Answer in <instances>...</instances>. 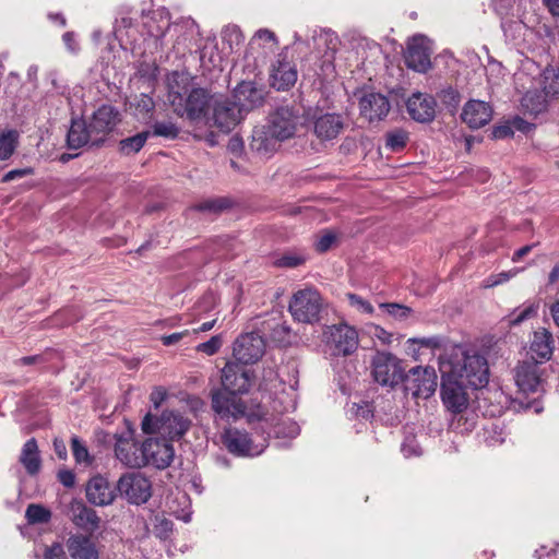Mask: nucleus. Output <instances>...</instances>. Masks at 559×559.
<instances>
[{"instance_id": "obj_52", "label": "nucleus", "mask_w": 559, "mask_h": 559, "mask_svg": "<svg viewBox=\"0 0 559 559\" xmlns=\"http://www.w3.org/2000/svg\"><path fill=\"white\" fill-rule=\"evenodd\" d=\"M33 173H34V170L31 167L21 168V169H13V170L8 171L3 176L2 182H9V181H12V180H15V179H19V178H23L25 176L32 175Z\"/></svg>"}, {"instance_id": "obj_39", "label": "nucleus", "mask_w": 559, "mask_h": 559, "mask_svg": "<svg viewBox=\"0 0 559 559\" xmlns=\"http://www.w3.org/2000/svg\"><path fill=\"white\" fill-rule=\"evenodd\" d=\"M539 309V302H531L526 305L523 309H515L510 316H509V324L510 325H519L522 322L532 319L537 316Z\"/></svg>"}, {"instance_id": "obj_7", "label": "nucleus", "mask_w": 559, "mask_h": 559, "mask_svg": "<svg viewBox=\"0 0 559 559\" xmlns=\"http://www.w3.org/2000/svg\"><path fill=\"white\" fill-rule=\"evenodd\" d=\"M437 389V374L433 368H412L404 378V390L414 399H429Z\"/></svg>"}, {"instance_id": "obj_10", "label": "nucleus", "mask_w": 559, "mask_h": 559, "mask_svg": "<svg viewBox=\"0 0 559 559\" xmlns=\"http://www.w3.org/2000/svg\"><path fill=\"white\" fill-rule=\"evenodd\" d=\"M300 124L298 111L289 107H281L270 115L265 126L282 142L293 138Z\"/></svg>"}, {"instance_id": "obj_56", "label": "nucleus", "mask_w": 559, "mask_h": 559, "mask_svg": "<svg viewBox=\"0 0 559 559\" xmlns=\"http://www.w3.org/2000/svg\"><path fill=\"white\" fill-rule=\"evenodd\" d=\"M370 333L372 334L373 337H377L383 344H389L391 342L392 334L386 332L383 328H381L379 325H373L371 328V332Z\"/></svg>"}, {"instance_id": "obj_63", "label": "nucleus", "mask_w": 559, "mask_h": 559, "mask_svg": "<svg viewBox=\"0 0 559 559\" xmlns=\"http://www.w3.org/2000/svg\"><path fill=\"white\" fill-rule=\"evenodd\" d=\"M228 150L233 153H239L242 150V141L238 136H233L228 142Z\"/></svg>"}, {"instance_id": "obj_6", "label": "nucleus", "mask_w": 559, "mask_h": 559, "mask_svg": "<svg viewBox=\"0 0 559 559\" xmlns=\"http://www.w3.org/2000/svg\"><path fill=\"white\" fill-rule=\"evenodd\" d=\"M117 489L129 503L136 506L147 502L152 496V484L140 472L122 475L117 483Z\"/></svg>"}, {"instance_id": "obj_25", "label": "nucleus", "mask_w": 559, "mask_h": 559, "mask_svg": "<svg viewBox=\"0 0 559 559\" xmlns=\"http://www.w3.org/2000/svg\"><path fill=\"white\" fill-rule=\"evenodd\" d=\"M115 497L109 481L103 476L93 477L86 485V498L95 506H109L114 502Z\"/></svg>"}, {"instance_id": "obj_57", "label": "nucleus", "mask_w": 559, "mask_h": 559, "mask_svg": "<svg viewBox=\"0 0 559 559\" xmlns=\"http://www.w3.org/2000/svg\"><path fill=\"white\" fill-rule=\"evenodd\" d=\"M414 343H418L421 346L429 347V348H436L440 346V338L438 337H424V338H413Z\"/></svg>"}, {"instance_id": "obj_4", "label": "nucleus", "mask_w": 559, "mask_h": 559, "mask_svg": "<svg viewBox=\"0 0 559 559\" xmlns=\"http://www.w3.org/2000/svg\"><path fill=\"white\" fill-rule=\"evenodd\" d=\"M322 309V298L313 288L296 292L289 302L288 310L293 318L302 323L319 321Z\"/></svg>"}, {"instance_id": "obj_24", "label": "nucleus", "mask_w": 559, "mask_h": 559, "mask_svg": "<svg viewBox=\"0 0 559 559\" xmlns=\"http://www.w3.org/2000/svg\"><path fill=\"white\" fill-rule=\"evenodd\" d=\"M280 142L266 126H261L254 128L249 146L260 157L267 158L277 151Z\"/></svg>"}, {"instance_id": "obj_34", "label": "nucleus", "mask_w": 559, "mask_h": 559, "mask_svg": "<svg viewBox=\"0 0 559 559\" xmlns=\"http://www.w3.org/2000/svg\"><path fill=\"white\" fill-rule=\"evenodd\" d=\"M20 462L29 475H36L41 467L37 442L34 438L27 440L21 451Z\"/></svg>"}, {"instance_id": "obj_14", "label": "nucleus", "mask_w": 559, "mask_h": 559, "mask_svg": "<svg viewBox=\"0 0 559 559\" xmlns=\"http://www.w3.org/2000/svg\"><path fill=\"white\" fill-rule=\"evenodd\" d=\"M143 444L139 445L131 433L117 437L115 454L126 466L139 468L145 465Z\"/></svg>"}, {"instance_id": "obj_62", "label": "nucleus", "mask_w": 559, "mask_h": 559, "mask_svg": "<svg viewBox=\"0 0 559 559\" xmlns=\"http://www.w3.org/2000/svg\"><path fill=\"white\" fill-rule=\"evenodd\" d=\"M509 0H493V9L501 16L508 15L507 2Z\"/></svg>"}, {"instance_id": "obj_21", "label": "nucleus", "mask_w": 559, "mask_h": 559, "mask_svg": "<svg viewBox=\"0 0 559 559\" xmlns=\"http://www.w3.org/2000/svg\"><path fill=\"white\" fill-rule=\"evenodd\" d=\"M408 115L418 122H429L436 114V100L432 96L414 93L406 103Z\"/></svg>"}, {"instance_id": "obj_42", "label": "nucleus", "mask_w": 559, "mask_h": 559, "mask_svg": "<svg viewBox=\"0 0 559 559\" xmlns=\"http://www.w3.org/2000/svg\"><path fill=\"white\" fill-rule=\"evenodd\" d=\"M179 134L177 126L169 121H158L153 126V135L166 139H175Z\"/></svg>"}, {"instance_id": "obj_55", "label": "nucleus", "mask_w": 559, "mask_h": 559, "mask_svg": "<svg viewBox=\"0 0 559 559\" xmlns=\"http://www.w3.org/2000/svg\"><path fill=\"white\" fill-rule=\"evenodd\" d=\"M59 481L68 488H71L75 484V475L69 469H62L58 473Z\"/></svg>"}, {"instance_id": "obj_16", "label": "nucleus", "mask_w": 559, "mask_h": 559, "mask_svg": "<svg viewBox=\"0 0 559 559\" xmlns=\"http://www.w3.org/2000/svg\"><path fill=\"white\" fill-rule=\"evenodd\" d=\"M143 451L145 465H152L159 469L169 466L175 455L174 448L169 442L153 438L143 442Z\"/></svg>"}, {"instance_id": "obj_29", "label": "nucleus", "mask_w": 559, "mask_h": 559, "mask_svg": "<svg viewBox=\"0 0 559 559\" xmlns=\"http://www.w3.org/2000/svg\"><path fill=\"white\" fill-rule=\"evenodd\" d=\"M147 33L156 39H162L167 32H179L181 26L179 24H171L168 11L158 9L152 12L147 22H145Z\"/></svg>"}, {"instance_id": "obj_23", "label": "nucleus", "mask_w": 559, "mask_h": 559, "mask_svg": "<svg viewBox=\"0 0 559 559\" xmlns=\"http://www.w3.org/2000/svg\"><path fill=\"white\" fill-rule=\"evenodd\" d=\"M344 129V120L338 114H323L313 121V132L320 141L335 140Z\"/></svg>"}, {"instance_id": "obj_53", "label": "nucleus", "mask_w": 559, "mask_h": 559, "mask_svg": "<svg viewBox=\"0 0 559 559\" xmlns=\"http://www.w3.org/2000/svg\"><path fill=\"white\" fill-rule=\"evenodd\" d=\"M166 397L167 391L162 386L155 388L150 395V400L155 408H158L162 405V403L166 400Z\"/></svg>"}, {"instance_id": "obj_60", "label": "nucleus", "mask_w": 559, "mask_h": 559, "mask_svg": "<svg viewBox=\"0 0 559 559\" xmlns=\"http://www.w3.org/2000/svg\"><path fill=\"white\" fill-rule=\"evenodd\" d=\"M53 449L59 459L64 460L67 457V448L62 440L55 439Z\"/></svg>"}, {"instance_id": "obj_38", "label": "nucleus", "mask_w": 559, "mask_h": 559, "mask_svg": "<svg viewBox=\"0 0 559 559\" xmlns=\"http://www.w3.org/2000/svg\"><path fill=\"white\" fill-rule=\"evenodd\" d=\"M150 134L151 133L148 131H143L133 136L121 140L119 143L121 153L124 155L138 153L144 146Z\"/></svg>"}, {"instance_id": "obj_2", "label": "nucleus", "mask_w": 559, "mask_h": 559, "mask_svg": "<svg viewBox=\"0 0 559 559\" xmlns=\"http://www.w3.org/2000/svg\"><path fill=\"white\" fill-rule=\"evenodd\" d=\"M188 78L177 72L168 78V102L174 111L189 120L201 119L210 104V97L203 88H194L187 96Z\"/></svg>"}, {"instance_id": "obj_27", "label": "nucleus", "mask_w": 559, "mask_h": 559, "mask_svg": "<svg viewBox=\"0 0 559 559\" xmlns=\"http://www.w3.org/2000/svg\"><path fill=\"white\" fill-rule=\"evenodd\" d=\"M234 103L243 111H248L263 102V93L252 82H241L234 91Z\"/></svg>"}, {"instance_id": "obj_37", "label": "nucleus", "mask_w": 559, "mask_h": 559, "mask_svg": "<svg viewBox=\"0 0 559 559\" xmlns=\"http://www.w3.org/2000/svg\"><path fill=\"white\" fill-rule=\"evenodd\" d=\"M19 145V133L15 130H8L0 134V160L9 159Z\"/></svg>"}, {"instance_id": "obj_18", "label": "nucleus", "mask_w": 559, "mask_h": 559, "mask_svg": "<svg viewBox=\"0 0 559 559\" xmlns=\"http://www.w3.org/2000/svg\"><path fill=\"white\" fill-rule=\"evenodd\" d=\"M242 111L229 99H216L214 102V122L224 132H229L240 121Z\"/></svg>"}, {"instance_id": "obj_46", "label": "nucleus", "mask_w": 559, "mask_h": 559, "mask_svg": "<svg viewBox=\"0 0 559 559\" xmlns=\"http://www.w3.org/2000/svg\"><path fill=\"white\" fill-rule=\"evenodd\" d=\"M222 346V340L218 335L212 336L209 341L197 346V350L206 355H214Z\"/></svg>"}, {"instance_id": "obj_47", "label": "nucleus", "mask_w": 559, "mask_h": 559, "mask_svg": "<svg viewBox=\"0 0 559 559\" xmlns=\"http://www.w3.org/2000/svg\"><path fill=\"white\" fill-rule=\"evenodd\" d=\"M72 452L78 463H88L90 455L86 447L80 442V440L74 437L72 438Z\"/></svg>"}, {"instance_id": "obj_5", "label": "nucleus", "mask_w": 559, "mask_h": 559, "mask_svg": "<svg viewBox=\"0 0 559 559\" xmlns=\"http://www.w3.org/2000/svg\"><path fill=\"white\" fill-rule=\"evenodd\" d=\"M372 376L377 383L394 388L404 382V370L401 360L391 353H378L372 359Z\"/></svg>"}, {"instance_id": "obj_31", "label": "nucleus", "mask_w": 559, "mask_h": 559, "mask_svg": "<svg viewBox=\"0 0 559 559\" xmlns=\"http://www.w3.org/2000/svg\"><path fill=\"white\" fill-rule=\"evenodd\" d=\"M67 548L72 559H98L99 554L95 544L86 536L73 535L67 542Z\"/></svg>"}, {"instance_id": "obj_58", "label": "nucleus", "mask_w": 559, "mask_h": 559, "mask_svg": "<svg viewBox=\"0 0 559 559\" xmlns=\"http://www.w3.org/2000/svg\"><path fill=\"white\" fill-rule=\"evenodd\" d=\"M512 124L513 130L516 129L522 132H527L531 130L532 124L525 121L524 119L520 117H515L512 121H510Z\"/></svg>"}, {"instance_id": "obj_20", "label": "nucleus", "mask_w": 559, "mask_h": 559, "mask_svg": "<svg viewBox=\"0 0 559 559\" xmlns=\"http://www.w3.org/2000/svg\"><path fill=\"white\" fill-rule=\"evenodd\" d=\"M360 114L368 121L383 119L390 111L388 98L380 93H367L359 100Z\"/></svg>"}, {"instance_id": "obj_8", "label": "nucleus", "mask_w": 559, "mask_h": 559, "mask_svg": "<svg viewBox=\"0 0 559 559\" xmlns=\"http://www.w3.org/2000/svg\"><path fill=\"white\" fill-rule=\"evenodd\" d=\"M324 337L335 355L348 356L358 348L357 331L345 323L328 326L324 331Z\"/></svg>"}, {"instance_id": "obj_41", "label": "nucleus", "mask_w": 559, "mask_h": 559, "mask_svg": "<svg viewBox=\"0 0 559 559\" xmlns=\"http://www.w3.org/2000/svg\"><path fill=\"white\" fill-rule=\"evenodd\" d=\"M407 141V132L401 129L392 130L385 135V146L392 152H399L403 150Z\"/></svg>"}, {"instance_id": "obj_26", "label": "nucleus", "mask_w": 559, "mask_h": 559, "mask_svg": "<svg viewBox=\"0 0 559 559\" xmlns=\"http://www.w3.org/2000/svg\"><path fill=\"white\" fill-rule=\"evenodd\" d=\"M555 349L552 333L546 328H539L533 333L530 350L533 354L534 362L550 360Z\"/></svg>"}, {"instance_id": "obj_36", "label": "nucleus", "mask_w": 559, "mask_h": 559, "mask_svg": "<svg viewBox=\"0 0 559 559\" xmlns=\"http://www.w3.org/2000/svg\"><path fill=\"white\" fill-rule=\"evenodd\" d=\"M521 105L527 112L537 115L546 109V99L543 93L528 91L523 95Z\"/></svg>"}, {"instance_id": "obj_54", "label": "nucleus", "mask_w": 559, "mask_h": 559, "mask_svg": "<svg viewBox=\"0 0 559 559\" xmlns=\"http://www.w3.org/2000/svg\"><path fill=\"white\" fill-rule=\"evenodd\" d=\"M189 334H190V331L185 330L182 332L164 335V336H162L160 341H162L163 345L170 346V345L178 343L179 341H181L185 336H187Z\"/></svg>"}, {"instance_id": "obj_3", "label": "nucleus", "mask_w": 559, "mask_h": 559, "mask_svg": "<svg viewBox=\"0 0 559 559\" xmlns=\"http://www.w3.org/2000/svg\"><path fill=\"white\" fill-rule=\"evenodd\" d=\"M190 420L175 411L163 412L159 418L147 414L142 420V430L147 435L159 433L169 440L180 439L189 429Z\"/></svg>"}, {"instance_id": "obj_61", "label": "nucleus", "mask_w": 559, "mask_h": 559, "mask_svg": "<svg viewBox=\"0 0 559 559\" xmlns=\"http://www.w3.org/2000/svg\"><path fill=\"white\" fill-rule=\"evenodd\" d=\"M533 247H534L533 245H527V246H524V247L520 248L519 250H516L513 253L512 261L513 262L520 261L523 257H525L526 254H528L532 251Z\"/></svg>"}, {"instance_id": "obj_51", "label": "nucleus", "mask_w": 559, "mask_h": 559, "mask_svg": "<svg viewBox=\"0 0 559 559\" xmlns=\"http://www.w3.org/2000/svg\"><path fill=\"white\" fill-rule=\"evenodd\" d=\"M491 134L493 139L500 140L513 136L514 131L511 122H504L502 124L496 126L492 129Z\"/></svg>"}, {"instance_id": "obj_35", "label": "nucleus", "mask_w": 559, "mask_h": 559, "mask_svg": "<svg viewBox=\"0 0 559 559\" xmlns=\"http://www.w3.org/2000/svg\"><path fill=\"white\" fill-rule=\"evenodd\" d=\"M314 43L320 50L322 46L326 49L324 51V57L326 61H331L333 59L334 51L338 46V37L332 31L321 29L317 35L313 36Z\"/></svg>"}, {"instance_id": "obj_22", "label": "nucleus", "mask_w": 559, "mask_h": 559, "mask_svg": "<svg viewBox=\"0 0 559 559\" xmlns=\"http://www.w3.org/2000/svg\"><path fill=\"white\" fill-rule=\"evenodd\" d=\"M237 395L227 391L215 393L212 397L213 409L223 418L245 415L246 405Z\"/></svg>"}, {"instance_id": "obj_12", "label": "nucleus", "mask_w": 559, "mask_h": 559, "mask_svg": "<svg viewBox=\"0 0 559 559\" xmlns=\"http://www.w3.org/2000/svg\"><path fill=\"white\" fill-rule=\"evenodd\" d=\"M265 342L258 333L240 335L234 343L233 354L242 365L257 362L264 354Z\"/></svg>"}, {"instance_id": "obj_1", "label": "nucleus", "mask_w": 559, "mask_h": 559, "mask_svg": "<svg viewBox=\"0 0 559 559\" xmlns=\"http://www.w3.org/2000/svg\"><path fill=\"white\" fill-rule=\"evenodd\" d=\"M440 370L451 373L475 390L485 388L489 381L487 359L476 350L460 348L449 360L441 362Z\"/></svg>"}, {"instance_id": "obj_59", "label": "nucleus", "mask_w": 559, "mask_h": 559, "mask_svg": "<svg viewBox=\"0 0 559 559\" xmlns=\"http://www.w3.org/2000/svg\"><path fill=\"white\" fill-rule=\"evenodd\" d=\"M62 39H63L66 46L68 47V49L71 52H76L78 51L79 47H78V44L75 41L73 33H71V32L64 33Z\"/></svg>"}, {"instance_id": "obj_13", "label": "nucleus", "mask_w": 559, "mask_h": 559, "mask_svg": "<svg viewBox=\"0 0 559 559\" xmlns=\"http://www.w3.org/2000/svg\"><path fill=\"white\" fill-rule=\"evenodd\" d=\"M430 53L429 39L424 35H415L407 43L405 62L415 71L426 72L431 66Z\"/></svg>"}, {"instance_id": "obj_19", "label": "nucleus", "mask_w": 559, "mask_h": 559, "mask_svg": "<svg viewBox=\"0 0 559 559\" xmlns=\"http://www.w3.org/2000/svg\"><path fill=\"white\" fill-rule=\"evenodd\" d=\"M461 118L469 128L479 129L490 122L492 108L486 102L472 99L463 107Z\"/></svg>"}, {"instance_id": "obj_45", "label": "nucleus", "mask_w": 559, "mask_h": 559, "mask_svg": "<svg viewBox=\"0 0 559 559\" xmlns=\"http://www.w3.org/2000/svg\"><path fill=\"white\" fill-rule=\"evenodd\" d=\"M135 110L142 116L151 114L155 107L154 100L146 94H141L135 100Z\"/></svg>"}, {"instance_id": "obj_43", "label": "nucleus", "mask_w": 559, "mask_h": 559, "mask_svg": "<svg viewBox=\"0 0 559 559\" xmlns=\"http://www.w3.org/2000/svg\"><path fill=\"white\" fill-rule=\"evenodd\" d=\"M380 307L384 309L388 314L399 320H405L412 313L409 307L400 304H381Z\"/></svg>"}, {"instance_id": "obj_28", "label": "nucleus", "mask_w": 559, "mask_h": 559, "mask_svg": "<svg viewBox=\"0 0 559 559\" xmlns=\"http://www.w3.org/2000/svg\"><path fill=\"white\" fill-rule=\"evenodd\" d=\"M515 383L524 393L536 392L540 384L538 366L533 361H524L515 369Z\"/></svg>"}, {"instance_id": "obj_44", "label": "nucleus", "mask_w": 559, "mask_h": 559, "mask_svg": "<svg viewBox=\"0 0 559 559\" xmlns=\"http://www.w3.org/2000/svg\"><path fill=\"white\" fill-rule=\"evenodd\" d=\"M306 261V257L300 253L289 252L283 254L276 262L278 266L282 267H296L304 264Z\"/></svg>"}, {"instance_id": "obj_50", "label": "nucleus", "mask_w": 559, "mask_h": 559, "mask_svg": "<svg viewBox=\"0 0 559 559\" xmlns=\"http://www.w3.org/2000/svg\"><path fill=\"white\" fill-rule=\"evenodd\" d=\"M336 240V236L332 231H325L316 241V250L319 252L328 251Z\"/></svg>"}, {"instance_id": "obj_15", "label": "nucleus", "mask_w": 559, "mask_h": 559, "mask_svg": "<svg viewBox=\"0 0 559 559\" xmlns=\"http://www.w3.org/2000/svg\"><path fill=\"white\" fill-rule=\"evenodd\" d=\"M120 121L119 112L111 106L104 105L99 107L92 116L88 127L96 139V143L100 144L105 138L114 131Z\"/></svg>"}, {"instance_id": "obj_40", "label": "nucleus", "mask_w": 559, "mask_h": 559, "mask_svg": "<svg viewBox=\"0 0 559 559\" xmlns=\"http://www.w3.org/2000/svg\"><path fill=\"white\" fill-rule=\"evenodd\" d=\"M25 518L29 524L48 523L51 512L41 504L32 503L25 511Z\"/></svg>"}, {"instance_id": "obj_32", "label": "nucleus", "mask_w": 559, "mask_h": 559, "mask_svg": "<svg viewBox=\"0 0 559 559\" xmlns=\"http://www.w3.org/2000/svg\"><path fill=\"white\" fill-rule=\"evenodd\" d=\"M68 146L72 150L86 144L98 145L88 124L84 120H73L67 135Z\"/></svg>"}, {"instance_id": "obj_48", "label": "nucleus", "mask_w": 559, "mask_h": 559, "mask_svg": "<svg viewBox=\"0 0 559 559\" xmlns=\"http://www.w3.org/2000/svg\"><path fill=\"white\" fill-rule=\"evenodd\" d=\"M44 559H68L64 547L60 543H53L45 548Z\"/></svg>"}, {"instance_id": "obj_33", "label": "nucleus", "mask_w": 559, "mask_h": 559, "mask_svg": "<svg viewBox=\"0 0 559 559\" xmlns=\"http://www.w3.org/2000/svg\"><path fill=\"white\" fill-rule=\"evenodd\" d=\"M297 81V71L289 62L278 61L271 74V84L277 91L292 87Z\"/></svg>"}, {"instance_id": "obj_17", "label": "nucleus", "mask_w": 559, "mask_h": 559, "mask_svg": "<svg viewBox=\"0 0 559 559\" xmlns=\"http://www.w3.org/2000/svg\"><path fill=\"white\" fill-rule=\"evenodd\" d=\"M222 372L224 391L233 394H242L248 392L251 386V376L242 366L238 364H226Z\"/></svg>"}, {"instance_id": "obj_49", "label": "nucleus", "mask_w": 559, "mask_h": 559, "mask_svg": "<svg viewBox=\"0 0 559 559\" xmlns=\"http://www.w3.org/2000/svg\"><path fill=\"white\" fill-rule=\"evenodd\" d=\"M347 297L350 305L353 307H356L359 311L368 314H371L373 312L374 309L372 305L369 301L362 299L360 296L355 294H348Z\"/></svg>"}, {"instance_id": "obj_11", "label": "nucleus", "mask_w": 559, "mask_h": 559, "mask_svg": "<svg viewBox=\"0 0 559 559\" xmlns=\"http://www.w3.org/2000/svg\"><path fill=\"white\" fill-rule=\"evenodd\" d=\"M222 440L230 453L239 456H255L261 454L266 448L265 440L261 443H255L246 431L236 428L226 429Z\"/></svg>"}, {"instance_id": "obj_30", "label": "nucleus", "mask_w": 559, "mask_h": 559, "mask_svg": "<svg viewBox=\"0 0 559 559\" xmlns=\"http://www.w3.org/2000/svg\"><path fill=\"white\" fill-rule=\"evenodd\" d=\"M69 514L72 522L83 530H95L98 526L99 519L96 512L86 507L80 500H73L69 507Z\"/></svg>"}, {"instance_id": "obj_64", "label": "nucleus", "mask_w": 559, "mask_h": 559, "mask_svg": "<svg viewBox=\"0 0 559 559\" xmlns=\"http://www.w3.org/2000/svg\"><path fill=\"white\" fill-rule=\"evenodd\" d=\"M554 16H559V0H543Z\"/></svg>"}, {"instance_id": "obj_9", "label": "nucleus", "mask_w": 559, "mask_h": 559, "mask_svg": "<svg viewBox=\"0 0 559 559\" xmlns=\"http://www.w3.org/2000/svg\"><path fill=\"white\" fill-rule=\"evenodd\" d=\"M441 373V399L444 406L454 414L462 413L468 406V394L465 390L466 383L460 381L451 373Z\"/></svg>"}]
</instances>
